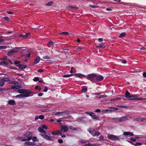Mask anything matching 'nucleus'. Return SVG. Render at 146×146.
Instances as JSON below:
<instances>
[{"label": "nucleus", "mask_w": 146, "mask_h": 146, "mask_svg": "<svg viewBox=\"0 0 146 146\" xmlns=\"http://www.w3.org/2000/svg\"><path fill=\"white\" fill-rule=\"evenodd\" d=\"M125 96L126 98H130L133 96V95H131V94L128 91H127L125 94Z\"/></svg>", "instance_id": "nucleus-14"}, {"label": "nucleus", "mask_w": 146, "mask_h": 146, "mask_svg": "<svg viewBox=\"0 0 146 146\" xmlns=\"http://www.w3.org/2000/svg\"><path fill=\"white\" fill-rule=\"evenodd\" d=\"M97 81H102L104 78V77L100 75L97 76L96 77Z\"/></svg>", "instance_id": "nucleus-12"}, {"label": "nucleus", "mask_w": 146, "mask_h": 146, "mask_svg": "<svg viewBox=\"0 0 146 146\" xmlns=\"http://www.w3.org/2000/svg\"><path fill=\"white\" fill-rule=\"evenodd\" d=\"M25 146H29V145H34V143L30 141L26 142L25 143Z\"/></svg>", "instance_id": "nucleus-21"}, {"label": "nucleus", "mask_w": 146, "mask_h": 146, "mask_svg": "<svg viewBox=\"0 0 146 146\" xmlns=\"http://www.w3.org/2000/svg\"><path fill=\"white\" fill-rule=\"evenodd\" d=\"M44 116L43 115H41L39 116H36L35 119H44Z\"/></svg>", "instance_id": "nucleus-26"}, {"label": "nucleus", "mask_w": 146, "mask_h": 146, "mask_svg": "<svg viewBox=\"0 0 146 146\" xmlns=\"http://www.w3.org/2000/svg\"><path fill=\"white\" fill-rule=\"evenodd\" d=\"M38 131L40 133H46V131L44 129H43L41 127H39L38 128Z\"/></svg>", "instance_id": "nucleus-16"}, {"label": "nucleus", "mask_w": 146, "mask_h": 146, "mask_svg": "<svg viewBox=\"0 0 146 146\" xmlns=\"http://www.w3.org/2000/svg\"><path fill=\"white\" fill-rule=\"evenodd\" d=\"M8 63L4 61H1L0 62V65H3L4 66H6L8 65Z\"/></svg>", "instance_id": "nucleus-22"}, {"label": "nucleus", "mask_w": 146, "mask_h": 146, "mask_svg": "<svg viewBox=\"0 0 146 146\" xmlns=\"http://www.w3.org/2000/svg\"><path fill=\"white\" fill-rule=\"evenodd\" d=\"M85 145L86 146H92L93 145L92 144L89 143L88 144Z\"/></svg>", "instance_id": "nucleus-61"}, {"label": "nucleus", "mask_w": 146, "mask_h": 146, "mask_svg": "<svg viewBox=\"0 0 146 146\" xmlns=\"http://www.w3.org/2000/svg\"><path fill=\"white\" fill-rule=\"evenodd\" d=\"M59 34L60 35H67L69 34V33L67 32H63L60 33Z\"/></svg>", "instance_id": "nucleus-38"}, {"label": "nucleus", "mask_w": 146, "mask_h": 146, "mask_svg": "<svg viewBox=\"0 0 146 146\" xmlns=\"http://www.w3.org/2000/svg\"><path fill=\"white\" fill-rule=\"evenodd\" d=\"M139 137H133L131 138L130 139L131 141H135L136 139H138L139 138Z\"/></svg>", "instance_id": "nucleus-28"}, {"label": "nucleus", "mask_w": 146, "mask_h": 146, "mask_svg": "<svg viewBox=\"0 0 146 146\" xmlns=\"http://www.w3.org/2000/svg\"><path fill=\"white\" fill-rule=\"evenodd\" d=\"M21 87V86L18 85H14L12 86L11 87V89L13 90H18Z\"/></svg>", "instance_id": "nucleus-13"}, {"label": "nucleus", "mask_w": 146, "mask_h": 146, "mask_svg": "<svg viewBox=\"0 0 146 146\" xmlns=\"http://www.w3.org/2000/svg\"><path fill=\"white\" fill-rule=\"evenodd\" d=\"M48 44L50 45H53L54 44V42L51 41H50L48 43Z\"/></svg>", "instance_id": "nucleus-43"}, {"label": "nucleus", "mask_w": 146, "mask_h": 146, "mask_svg": "<svg viewBox=\"0 0 146 146\" xmlns=\"http://www.w3.org/2000/svg\"><path fill=\"white\" fill-rule=\"evenodd\" d=\"M16 66L18 67L19 68H21V69H25L27 67V66L26 65L21 64H19L18 65H16Z\"/></svg>", "instance_id": "nucleus-15"}, {"label": "nucleus", "mask_w": 146, "mask_h": 146, "mask_svg": "<svg viewBox=\"0 0 146 146\" xmlns=\"http://www.w3.org/2000/svg\"><path fill=\"white\" fill-rule=\"evenodd\" d=\"M143 77H144L146 78V72H143Z\"/></svg>", "instance_id": "nucleus-64"}, {"label": "nucleus", "mask_w": 146, "mask_h": 146, "mask_svg": "<svg viewBox=\"0 0 146 146\" xmlns=\"http://www.w3.org/2000/svg\"><path fill=\"white\" fill-rule=\"evenodd\" d=\"M88 131L92 135H94V133L95 131L94 129L91 128L88 129Z\"/></svg>", "instance_id": "nucleus-18"}, {"label": "nucleus", "mask_w": 146, "mask_h": 146, "mask_svg": "<svg viewBox=\"0 0 146 146\" xmlns=\"http://www.w3.org/2000/svg\"><path fill=\"white\" fill-rule=\"evenodd\" d=\"M108 138L112 140H118L119 138L116 136L114 135L109 134L108 136Z\"/></svg>", "instance_id": "nucleus-3"}, {"label": "nucleus", "mask_w": 146, "mask_h": 146, "mask_svg": "<svg viewBox=\"0 0 146 146\" xmlns=\"http://www.w3.org/2000/svg\"><path fill=\"white\" fill-rule=\"evenodd\" d=\"M107 97V96L106 95H101L100 96H99V98H105Z\"/></svg>", "instance_id": "nucleus-49"}, {"label": "nucleus", "mask_w": 146, "mask_h": 146, "mask_svg": "<svg viewBox=\"0 0 146 146\" xmlns=\"http://www.w3.org/2000/svg\"><path fill=\"white\" fill-rule=\"evenodd\" d=\"M126 33L125 32H123L120 34L119 35V37L121 38H123L126 35Z\"/></svg>", "instance_id": "nucleus-25"}, {"label": "nucleus", "mask_w": 146, "mask_h": 146, "mask_svg": "<svg viewBox=\"0 0 146 146\" xmlns=\"http://www.w3.org/2000/svg\"><path fill=\"white\" fill-rule=\"evenodd\" d=\"M100 135V133L99 131H95L94 133V135H93V136H98Z\"/></svg>", "instance_id": "nucleus-29"}, {"label": "nucleus", "mask_w": 146, "mask_h": 146, "mask_svg": "<svg viewBox=\"0 0 146 146\" xmlns=\"http://www.w3.org/2000/svg\"><path fill=\"white\" fill-rule=\"evenodd\" d=\"M21 62L19 61H15L14 62V64L16 65H18L19 64H19Z\"/></svg>", "instance_id": "nucleus-41"}, {"label": "nucleus", "mask_w": 146, "mask_h": 146, "mask_svg": "<svg viewBox=\"0 0 146 146\" xmlns=\"http://www.w3.org/2000/svg\"><path fill=\"white\" fill-rule=\"evenodd\" d=\"M120 98L119 97H116L115 98L113 99L112 100H120Z\"/></svg>", "instance_id": "nucleus-60"}, {"label": "nucleus", "mask_w": 146, "mask_h": 146, "mask_svg": "<svg viewBox=\"0 0 146 146\" xmlns=\"http://www.w3.org/2000/svg\"><path fill=\"white\" fill-rule=\"evenodd\" d=\"M58 142L60 143H62L63 142V141L62 139H59L58 141Z\"/></svg>", "instance_id": "nucleus-57"}, {"label": "nucleus", "mask_w": 146, "mask_h": 146, "mask_svg": "<svg viewBox=\"0 0 146 146\" xmlns=\"http://www.w3.org/2000/svg\"><path fill=\"white\" fill-rule=\"evenodd\" d=\"M32 134L31 133L29 132L24 134L22 136V141H30L32 139Z\"/></svg>", "instance_id": "nucleus-2"}, {"label": "nucleus", "mask_w": 146, "mask_h": 146, "mask_svg": "<svg viewBox=\"0 0 146 146\" xmlns=\"http://www.w3.org/2000/svg\"><path fill=\"white\" fill-rule=\"evenodd\" d=\"M133 96L131 97L132 98H129V100H141L143 99H146V98H142L140 97H136L137 96L135 95H133Z\"/></svg>", "instance_id": "nucleus-7"}, {"label": "nucleus", "mask_w": 146, "mask_h": 146, "mask_svg": "<svg viewBox=\"0 0 146 146\" xmlns=\"http://www.w3.org/2000/svg\"><path fill=\"white\" fill-rule=\"evenodd\" d=\"M52 3H53L52 2H51V1L49 2L46 4V5L47 6H51L52 4Z\"/></svg>", "instance_id": "nucleus-45"}, {"label": "nucleus", "mask_w": 146, "mask_h": 146, "mask_svg": "<svg viewBox=\"0 0 146 146\" xmlns=\"http://www.w3.org/2000/svg\"><path fill=\"white\" fill-rule=\"evenodd\" d=\"M11 84H15V85L19 84V83L18 82H17V81H15L12 82L11 83Z\"/></svg>", "instance_id": "nucleus-47"}, {"label": "nucleus", "mask_w": 146, "mask_h": 146, "mask_svg": "<svg viewBox=\"0 0 146 146\" xmlns=\"http://www.w3.org/2000/svg\"><path fill=\"white\" fill-rule=\"evenodd\" d=\"M87 89L86 88H82V92L84 93H85L87 92Z\"/></svg>", "instance_id": "nucleus-39"}, {"label": "nucleus", "mask_w": 146, "mask_h": 146, "mask_svg": "<svg viewBox=\"0 0 146 146\" xmlns=\"http://www.w3.org/2000/svg\"><path fill=\"white\" fill-rule=\"evenodd\" d=\"M9 68H10L11 69H15V70H17V68H16V67H13V66H10L9 67Z\"/></svg>", "instance_id": "nucleus-53"}, {"label": "nucleus", "mask_w": 146, "mask_h": 146, "mask_svg": "<svg viewBox=\"0 0 146 146\" xmlns=\"http://www.w3.org/2000/svg\"><path fill=\"white\" fill-rule=\"evenodd\" d=\"M100 111H101V110L100 109H97L96 110H95V111H94V112H100Z\"/></svg>", "instance_id": "nucleus-62"}, {"label": "nucleus", "mask_w": 146, "mask_h": 146, "mask_svg": "<svg viewBox=\"0 0 146 146\" xmlns=\"http://www.w3.org/2000/svg\"><path fill=\"white\" fill-rule=\"evenodd\" d=\"M89 7H90L92 8H96V6L94 5H89Z\"/></svg>", "instance_id": "nucleus-63"}, {"label": "nucleus", "mask_w": 146, "mask_h": 146, "mask_svg": "<svg viewBox=\"0 0 146 146\" xmlns=\"http://www.w3.org/2000/svg\"><path fill=\"white\" fill-rule=\"evenodd\" d=\"M103 43H101L100 44H99V45H98L96 47L98 48H103Z\"/></svg>", "instance_id": "nucleus-34"}, {"label": "nucleus", "mask_w": 146, "mask_h": 146, "mask_svg": "<svg viewBox=\"0 0 146 146\" xmlns=\"http://www.w3.org/2000/svg\"><path fill=\"white\" fill-rule=\"evenodd\" d=\"M17 92L21 94L17 95L16 97L20 98L21 97H27L32 96L34 94L33 93L29 90L21 89L18 90Z\"/></svg>", "instance_id": "nucleus-1"}, {"label": "nucleus", "mask_w": 146, "mask_h": 146, "mask_svg": "<svg viewBox=\"0 0 146 146\" xmlns=\"http://www.w3.org/2000/svg\"><path fill=\"white\" fill-rule=\"evenodd\" d=\"M30 33H28L26 34L25 35H23L21 34H19V36L20 37H22L23 38H26L27 37L30 35Z\"/></svg>", "instance_id": "nucleus-11"}, {"label": "nucleus", "mask_w": 146, "mask_h": 146, "mask_svg": "<svg viewBox=\"0 0 146 146\" xmlns=\"http://www.w3.org/2000/svg\"><path fill=\"white\" fill-rule=\"evenodd\" d=\"M90 80L91 81V82H93L96 83V82H97L96 77L95 78H93L92 79H91Z\"/></svg>", "instance_id": "nucleus-32"}, {"label": "nucleus", "mask_w": 146, "mask_h": 146, "mask_svg": "<svg viewBox=\"0 0 146 146\" xmlns=\"http://www.w3.org/2000/svg\"><path fill=\"white\" fill-rule=\"evenodd\" d=\"M40 135L42 137L48 140H52L51 137L49 136L46 134H40Z\"/></svg>", "instance_id": "nucleus-6"}, {"label": "nucleus", "mask_w": 146, "mask_h": 146, "mask_svg": "<svg viewBox=\"0 0 146 146\" xmlns=\"http://www.w3.org/2000/svg\"><path fill=\"white\" fill-rule=\"evenodd\" d=\"M7 47L5 46H0V49H5L7 48Z\"/></svg>", "instance_id": "nucleus-50"}, {"label": "nucleus", "mask_w": 146, "mask_h": 146, "mask_svg": "<svg viewBox=\"0 0 146 146\" xmlns=\"http://www.w3.org/2000/svg\"><path fill=\"white\" fill-rule=\"evenodd\" d=\"M47 90H48V88H47V87H45V88L43 90V92H47Z\"/></svg>", "instance_id": "nucleus-56"}, {"label": "nucleus", "mask_w": 146, "mask_h": 146, "mask_svg": "<svg viewBox=\"0 0 146 146\" xmlns=\"http://www.w3.org/2000/svg\"><path fill=\"white\" fill-rule=\"evenodd\" d=\"M5 84V82L2 81V80H1V81L0 82V86L3 87L4 85Z\"/></svg>", "instance_id": "nucleus-36"}, {"label": "nucleus", "mask_w": 146, "mask_h": 146, "mask_svg": "<svg viewBox=\"0 0 146 146\" xmlns=\"http://www.w3.org/2000/svg\"><path fill=\"white\" fill-rule=\"evenodd\" d=\"M33 142H36L38 141V139H37V137H34L32 139Z\"/></svg>", "instance_id": "nucleus-35"}, {"label": "nucleus", "mask_w": 146, "mask_h": 146, "mask_svg": "<svg viewBox=\"0 0 146 146\" xmlns=\"http://www.w3.org/2000/svg\"><path fill=\"white\" fill-rule=\"evenodd\" d=\"M129 142H130V143H132L135 146H137L138 145H141V143H136L135 144H134L133 143H132L131 141H128Z\"/></svg>", "instance_id": "nucleus-37"}, {"label": "nucleus", "mask_w": 146, "mask_h": 146, "mask_svg": "<svg viewBox=\"0 0 146 146\" xmlns=\"http://www.w3.org/2000/svg\"><path fill=\"white\" fill-rule=\"evenodd\" d=\"M108 108L109 109H113V110H108L106 109V110H105V111H113L114 110H118V108H116L113 107H109V108Z\"/></svg>", "instance_id": "nucleus-19"}, {"label": "nucleus", "mask_w": 146, "mask_h": 146, "mask_svg": "<svg viewBox=\"0 0 146 146\" xmlns=\"http://www.w3.org/2000/svg\"><path fill=\"white\" fill-rule=\"evenodd\" d=\"M39 78L38 77H35L33 79V80L35 82H36L39 80Z\"/></svg>", "instance_id": "nucleus-48"}, {"label": "nucleus", "mask_w": 146, "mask_h": 146, "mask_svg": "<svg viewBox=\"0 0 146 146\" xmlns=\"http://www.w3.org/2000/svg\"><path fill=\"white\" fill-rule=\"evenodd\" d=\"M68 8L69 9H78V8L77 7H73L71 6H68Z\"/></svg>", "instance_id": "nucleus-40"}, {"label": "nucleus", "mask_w": 146, "mask_h": 146, "mask_svg": "<svg viewBox=\"0 0 146 146\" xmlns=\"http://www.w3.org/2000/svg\"><path fill=\"white\" fill-rule=\"evenodd\" d=\"M43 58L44 59H49L51 58L50 56H44Z\"/></svg>", "instance_id": "nucleus-51"}, {"label": "nucleus", "mask_w": 146, "mask_h": 146, "mask_svg": "<svg viewBox=\"0 0 146 146\" xmlns=\"http://www.w3.org/2000/svg\"><path fill=\"white\" fill-rule=\"evenodd\" d=\"M13 54L11 53V52L10 51H9L7 53V55L9 56H11Z\"/></svg>", "instance_id": "nucleus-52"}, {"label": "nucleus", "mask_w": 146, "mask_h": 146, "mask_svg": "<svg viewBox=\"0 0 146 146\" xmlns=\"http://www.w3.org/2000/svg\"><path fill=\"white\" fill-rule=\"evenodd\" d=\"M41 127H42L43 129H47V126L45 125H41Z\"/></svg>", "instance_id": "nucleus-42"}, {"label": "nucleus", "mask_w": 146, "mask_h": 146, "mask_svg": "<svg viewBox=\"0 0 146 146\" xmlns=\"http://www.w3.org/2000/svg\"><path fill=\"white\" fill-rule=\"evenodd\" d=\"M68 111H64L62 112H58L54 114L55 115H56L58 116H64L66 115L67 114H68Z\"/></svg>", "instance_id": "nucleus-4"}, {"label": "nucleus", "mask_w": 146, "mask_h": 146, "mask_svg": "<svg viewBox=\"0 0 146 146\" xmlns=\"http://www.w3.org/2000/svg\"><path fill=\"white\" fill-rule=\"evenodd\" d=\"M8 103L10 105H15V101L13 100H11L9 101Z\"/></svg>", "instance_id": "nucleus-23"}, {"label": "nucleus", "mask_w": 146, "mask_h": 146, "mask_svg": "<svg viewBox=\"0 0 146 146\" xmlns=\"http://www.w3.org/2000/svg\"><path fill=\"white\" fill-rule=\"evenodd\" d=\"M96 76V75L95 74H89L88 76H86V78L88 80L93 78H95Z\"/></svg>", "instance_id": "nucleus-8"}, {"label": "nucleus", "mask_w": 146, "mask_h": 146, "mask_svg": "<svg viewBox=\"0 0 146 146\" xmlns=\"http://www.w3.org/2000/svg\"><path fill=\"white\" fill-rule=\"evenodd\" d=\"M40 58L39 56L37 57L35 59L34 63L35 64H37L40 61Z\"/></svg>", "instance_id": "nucleus-24"}, {"label": "nucleus", "mask_w": 146, "mask_h": 146, "mask_svg": "<svg viewBox=\"0 0 146 146\" xmlns=\"http://www.w3.org/2000/svg\"><path fill=\"white\" fill-rule=\"evenodd\" d=\"M140 50H146V48L144 47H142L140 48Z\"/></svg>", "instance_id": "nucleus-55"}, {"label": "nucleus", "mask_w": 146, "mask_h": 146, "mask_svg": "<svg viewBox=\"0 0 146 146\" xmlns=\"http://www.w3.org/2000/svg\"><path fill=\"white\" fill-rule=\"evenodd\" d=\"M86 113L89 115L90 116H91L92 119H97L96 117L95 114L93 112H86Z\"/></svg>", "instance_id": "nucleus-9"}, {"label": "nucleus", "mask_w": 146, "mask_h": 146, "mask_svg": "<svg viewBox=\"0 0 146 146\" xmlns=\"http://www.w3.org/2000/svg\"><path fill=\"white\" fill-rule=\"evenodd\" d=\"M43 72V70L42 69H39L38 70V72Z\"/></svg>", "instance_id": "nucleus-58"}, {"label": "nucleus", "mask_w": 146, "mask_h": 146, "mask_svg": "<svg viewBox=\"0 0 146 146\" xmlns=\"http://www.w3.org/2000/svg\"><path fill=\"white\" fill-rule=\"evenodd\" d=\"M35 27V28H32V29H36L38 28H39L40 29H42V28H41V27H40V26H39V27H37V26H36V27Z\"/></svg>", "instance_id": "nucleus-54"}, {"label": "nucleus", "mask_w": 146, "mask_h": 146, "mask_svg": "<svg viewBox=\"0 0 146 146\" xmlns=\"http://www.w3.org/2000/svg\"><path fill=\"white\" fill-rule=\"evenodd\" d=\"M1 80H2V81H3V82H7V81H10V80L9 79V78H2Z\"/></svg>", "instance_id": "nucleus-30"}, {"label": "nucleus", "mask_w": 146, "mask_h": 146, "mask_svg": "<svg viewBox=\"0 0 146 146\" xmlns=\"http://www.w3.org/2000/svg\"><path fill=\"white\" fill-rule=\"evenodd\" d=\"M139 120L138 121H139V122L141 124H143L144 123V122L145 121H146V119H139Z\"/></svg>", "instance_id": "nucleus-27"}, {"label": "nucleus", "mask_w": 146, "mask_h": 146, "mask_svg": "<svg viewBox=\"0 0 146 146\" xmlns=\"http://www.w3.org/2000/svg\"><path fill=\"white\" fill-rule=\"evenodd\" d=\"M20 48L19 47H16L15 49L14 50H10V51L12 53V54H13L14 52H18V50H19Z\"/></svg>", "instance_id": "nucleus-20"}, {"label": "nucleus", "mask_w": 146, "mask_h": 146, "mask_svg": "<svg viewBox=\"0 0 146 146\" xmlns=\"http://www.w3.org/2000/svg\"><path fill=\"white\" fill-rule=\"evenodd\" d=\"M73 76V74H68L64 75L62 76L64 77H68Z\"/></svg>", "instance_id": "nucleus-33"}, {"label": "nucleus", "mask_w": 146, "mask_h": 146, "mask_svg": "<svg viewBox=\"0 0 146 146\" xmlns=\"http://www.w3.org/2000/svg\"><path fill=\"white\" fill-rule=\"evenodd\" d=\"M123 135L126 136L129 135L131 136H133L134 135L132 133L130 132H125L123 133Z\"/></svg>", "instance_id": "nucleus-17"}, {"label": "nucleus", "mask_w": 146, "mask_h": 146, "mask_svg": "<svg viewBox=\"0 0 146 146\" xmlns=\"http://www.w3.org/2000/svg\"><path fill=\"white\" fill-rule=\"evenodd\" d=\"M61 132H66L68 131L69 129L68 127L66 125H62L61 126Z\"/></svg>", "instance_id": "nucleus-5"}, {"label": "nucleus", "mask_w": 146, "mask_h": 146, "mask_svg": "<svg viewBox=\"0 0 146 146\" xmlns=\"http://www.w3.org/2000/svg\"><path fill=\"white\" fill-rule=\"evenodd\" d=\"M70 128L72 130H77V129L76 127H74L73 126H71L70 127Z\"/></svg>", "instance_id": "nucleus-46"}, {"label": "nucleus", "mask_w": 146, "mask_h": 146, "mask_svg": "<svg viewBox=\"0 0 146 146\" xmlns=\"http://www.w3.org/2000/svg\"><path fill=\"white\" fill-rule=\"evenodd\" d=\"M4 19L5 21H9V18L8 17H4Z\"/></svg>", "instance_id": "nucleus-44"}, {"label": "nucleus", "mask_w": 146, "mask_h": 146, "mask_svg": "<svg viewBox=\"0 0 146 146\" xmlns=\"http://www.w3.org/2000/svg\"><path fill=\"white\" fill-rule=\"evenodd\" d=\"M73 76H75L76 78L79 77L80 78H82L83 77H86V75L80 73L75 74H73Z\"/></svg>", "instance_id": "nucleus-10"}, {"label": "nucleus", "mask_w": 146, "mask_h": 146, "mask_svg": "<svg viewBox=\"0 0 146 146\" xmlns=\"http://www.w3.org/2000/svg\"><path fill=\"white\" fill-rule=\"evenodd\" d=\"M131 117L129 115H126L125 116H124L122 117H121L119 119H130V118Z\"/></svg>", "instance_id": "nucleus-31"}, {"label": "nucleus", "mask_w": 146, "mask_h": 146, "mask_svg": "<svg viewBox=\"0 0 146 146\" xmlns=\"http://www.w3.org/2000/svg\"><path fill=\"white\" fill-rule=\"evenodd\" d=\"M80 142L82 143H85L87 142V141L85 140H81L80 141Z\"/></svg>", "instance_id": "nucleus-59"}]
</instances>
